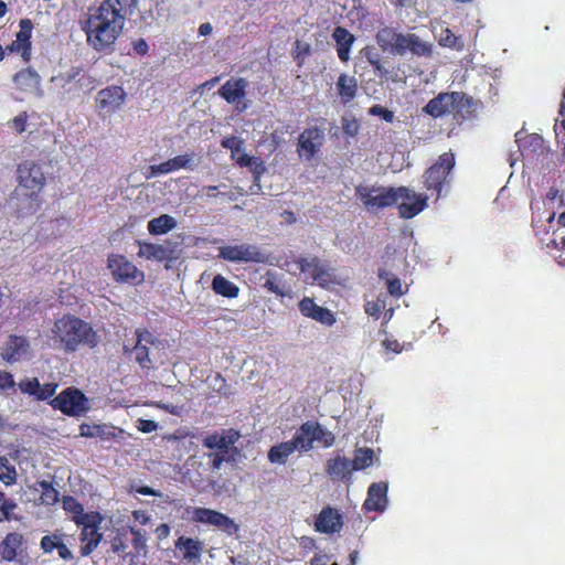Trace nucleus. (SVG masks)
<instances>
[{"label":"nucleus","mask_w":565,"mask_h":565,"mask_svg":"<svg viewBox=\"0 0 565 565\" xmlns=\"http://www.w3.org/2000/svg\"><path fill=\"white\" fill-rule=\"evenodd\" d=\"M235 160L241 167H250V168H260L264 169L263 163L254 157H249L247 153H241L239 156H234L232 158Z\"/></svg>","instance_id":"603ef678"},{"label":"nucleus","mask_w":565,"mask_h":565,"mask_svg":"<svg viewBox=\"0 0 565 565\" xmlns=\"http://www.w3.org/2000/svg\"><path fill=\"white\" fill-rule=\"evenodd\" d=\"M194 161L193 153H185L177 156L172 159L167 160L160 164H154L149 167V174L147 178H154L159 174H168L180 169H192V163Z\"/></svg>","instance_id":"4be33fe9"},{"label":"nucleus","mask_w":565,"mask_h":565,"mask_svg":"<svg viewBox=\"0 0 565 565\" xmlns=\"http://www.w3.org/2000/svg\"><path fill=\"white\" fill-rule=\"evenodd\" d=\"M243 145V140L236 137H228L222 140V147L231 151L232 158L235 156V151H238Z\"/></svg>","instance_id":"13d9d810"},{"label":"nucleus","mask_w":565,"mask_h":565,"mask_svg":"<svg viewBox=\"0 0 565 565\" xmlns=\"http://www.w3.org/2000/svg\"><path fill=\"white\" fill-rule=\"evenodd\" d=\"M137 427L141 433L148 434L154 431L158 428V424L149 419H139Z\"/></svg>","instance_id":"e2e57ef3"},{"label":"nucleus","mask_w":565,"mask_h":565,"mask_svg":"<svg viewBox=\"0 0 565 565\" xmlns=\"http://www.w3.org/2000/svg\"><path fill=\"white\" fill-rule=\"evenodd\" d=\"M121 0H103L96 7H89L79 20L86 43L96 52L113 50L122 33L126 22Z\"/></svg>","instance_id":"f257e3e1"},{"label":"nucleus","mask_w":565,"mask_h":565,"mask_svg":"<svg viewBox=\"0 0 565 565\" xmlns=\"http://www.w3.org/2000/svg\"><path fill=\"white\" fill-rule=\"evenodd\" d=\"M385 296H380L376 301H366L365 312L374 318H379L380 312L385 309Z\"/></svg>","instance_id":"de8ad7c7"},{"label":"nucleus","mask_w":565,"mask_h":565,"mask_svg":"<svg viewBox=\"0 0 565 565\" xmlns=\"http://www.w3.org/2000/svg\"><path fill=\"white\" fill-rule=\"evenodd\" d=\"M139 250L137 255L140 258H145L147 260H156V262H163L172 259V249H170L166 245L161 244H152L147 242H138Z\"/></svg>","instance_id":"cd10ccee"},{"label":"nucleus","mask_w":565,"mask_h":565,"mask_svg":"<svg viewBox=\"0 0 565 565\" xmlns=\"http://www.w3.org/2000/svg\"><path fill=\"white\" fill-rule=\"evenodd\" d=\"M324 140V131L317 127L308 128L300 134L298 139V152L306 159H311L321 148Z\"/></svg>","instance_id":"a211bd4d"},{"label":"nucleus","mask_w":565,"mask_h":565,"mask_svg":"<svg viewBox=\"0 0 565 565\" xmlns=\"http://www.w3.org/2000/svg\"><path fill=\"white\" fill-rule=\"evenodd\" d=\"M471 98L459 92L440 93L430 99L424 111L437 118L454 113H462L471 107Z\"/></svg>","instance_id":"39448f33"},{"label":"nucleus","mask_w":565,"mask_h":565,"mask_svg":"<svg viewBox=\"0 0 565 565\" xmlns=\"http://www.w3.org/2000/svg\"><path fill=\"white\" fill-rule=\"evenodd\" d=\"M126 93L120 86H108L96 96V107L98 111L106 116L111 115L124 105Z\"/></svg>","instance_id":"2eb2a0df"},{"label":"nucleus","mask_w":565,"mask_h":565,"mask_svg":"<svg viewBox=\"0 0 565 565\" xmlns=\"http://www.w3.org/2000/svg\"><path fill=\"white\" fill-rule=\"evenodd\" d=\"M57 388V384L55 383H46L44 385L39 386L35 398L39 401H51L53 399V395L55 394Z\"/></svg>","instance_id":"8fccbe9b"},{"label":"nucleus","mask_w":565,"mask_h":565,"mask_svg":"<svg viewBox=\"0 0 565 565\" xmlns=\"http://www.w3.org/2000/svg\"><path fill=\"white\" fill-rule=\"evenodd\" d=\"M40 386V382L38 379H24L19 382V388L22 393L29 394L31 396H36L38 390Z\"/></svg>","instance_id":"09e8293b"},{"label":"nucleus","mask_w":565,"mask_h":565,"mask_svg":"<svg viewBox=\"0 0 565 565\" xmlns=\"http://www.w3.org/2000/svg\"><path fill=\"white\" fill-rule=\"evenodd\" d=\"M174 546L177 551L181 552L185 563L198 564L201 562L203 543L200 540L182 535L175 541Z\"/></svg>","instance_id":"b1692460"},{"label":"nucleus","mask_w":565,"mask_h":565,"mask_svg":"<svg viewBox=\"0 0 565 565\" xmlns=\"http://www.w3.org/2000/svg\"><path fill=\"white\" fill-rule=\"evenodd\" d=\"M297 266L305 275V280L319 286H327L331 281V274L324 264L317 257L299 258Z\"/></svg>","instance_id":"4468645a"},{"label":"nucleus","mask_w":565,"mask_h":565,"mask_svg":"<svg viewBox=\"0 0 565 565\" xmlns=\"http://www.w3.org/2000/svg\"><path fill=\"white\" fill-rule=\"evenodd\" d=\"M26 120V113H21L18 116H15L12 120H10L9 124L14 131L22 134L23 131H25Z\"/></svg>","instance_id":"4d7b16f0"},{"label":"nucleus","mask_w":565,"mask_h":565,"mask_svg":"<svg viewBox=\"0 0 565 565\" xmlns=\"http://www.w3.org/2000/svg\"><path fill=\"white\" fill-rule=\"evenodd\" d=\"M204 446L210 449H216L217 452L225 454L231 446V440H227L225 435H210L204 439Z\"/></svg>","instance_id":"79ce46f5"},{"label":"nucleus","mask_w":565,"mask_h":565,"mask_svg":"<svg viewBox=\"0 0 565 565\" xmlns=\"http://www.w3.org/2000/svg\"><path fill=\"white\" fill-rule=\"evenodd\" d=\"M81 75V68L78 66H72L65 72H61L54 76L51 77V82L61 88H65L67 84L72 83L73 81H76L79 83L81 86H87L93 83L92 78L89 76Z\"/></svg>","instance_id":"c756f323"},{"label":"nucleus","mask_w":565,"mask_h":565,"mask_svg":"<svg viewBox=\"0 0 565 565\" xmlns=\"http://www.w3.org/2000/svg\"><path fill=\"white\" fill-rule=\"evenodd\" d=\"M288 132V128L282 126L277 128L271 134V140L275 145H279L284 140V135Z\"/></svg>","instance_id":"0e129e2a"},{"label":"nucleus","mask_w":565,"mask_h":565,"mask_svg":"<svg viewBox=\"0 0 565 565\" xmlns=\"http://www.w3.org/2000/svg\"><path fill=\"white\" fill-rule=\"evenodd\" d=\"M407 52L423 56L430 53V44L422 41L417 35L412 33H399L398 41L395 46L394 53L404 55Z\"/></svg>","instance_id":"412c9836"},{"label":"nucleus","mask_w":565,"mask_h":565,"mask_svg":"<svg viewBox=\"0 0 565 565\" xmlns=\"http://www.w3.org/2000/svg\"><path fill=\"white\" fill-rule=\"evenodd\" d=\"M130 533L132 534V546L134 548L140 553V552H143L146 553L147 552V535L145 532L138 530V529H135L134 526H130Z\"/></svg>","instance_id":"49530a36"},{"label":"nucleus","mask_w":565,"mask_h":565,"mask_svg":"<svg viewBox=\"0 0 565 565\" xmlns=\"http://www.w3.org/2000/svg\"><path fill=\"white\" fill-rule=\"evenodd\" d=\"M218 257L232 263H262L264 255L250 244L227 245L218 248Z\"/></svg>","instance_id":"9b49d317"},{"label":"nucleus","mask_w":565,"mask_h":565,"mask_svg":"<svg viewBox=\"0 0 565 565\" xmlns=\"http://www.w3.org/2000/svg\"><path fill=\"white\" fill-rule=\"evenodd\" d=\"M136 335L137 342L132 348L136 361L141 367L149 369L152 365V360L148 344L153 345L154 338L148 330H137Z\"/></svg>","instance_id":"5701e85b"},{"label":"nucleus","mask_w":565,"mask_h":565,"mask_svg":"<svg viewBox=\"0 0 565 565\" xmlns=\"http://www.w3.org/2000/svg\"><path fill=\"white\" fill-rule=\"evenodd\" d=\"M342 129L345 135L353 137L359 131V122L355 119L344 117L342 119Z\"/></svg>","instance_id":"bf43d9fd"},{"label":"nucleus","mask_w":565,"mask_h":565,"mask_svg":"<svg viewBox=\"0 0 565 565\" xmlns=\"http://www.w3.org/2000/svg\"><path fill=\"white\" fill-rule=\"evenodd\" d=\"M41 82L42 78L40 74L31 67L23 68L12 76V83L15 90L35 97L43 96Z\"/></svg>","instance_id":"dca6fc26"},{"label":"nucleus","mask_w":565,"mask_h":565,"mask_svg":"<svg viewBox=\"0 0 565 565\" xmlns=\"http://www.w3.org/2000/svg\"><path fill=\"white\" fill-rule=\"evenodd\" d=\"M312 319L326 326H332L335 322L333 313L329 309L322 307H319Z\"/></svg>","instance_id":"5fc2aeb1"},{"label":"nucleus","mask_w":565,"mask_h":565,"mask_svg":"<svg viewBox=\"0 0 565 565\" xmlns=\"http://www.w3.org/2000/svg\"><path fill=\"white\" fill-rule=\"evenodd\" d=\"M17 472L13 466L9 463V460L4 457H0V480L7 484H13L15 482Z\"/></svg>","instance_id":"37998d69"},{"label":"nucleus","mask_w":565,"mask_h":565,"mask_svg":"<svg viewBox=\"0 0 565 565\" xmlns=\"http://www.w3.org/2000/svg\"><path fill=\"white\" fill-rule=\"evenodd\" d=\"M374 451L371 448H359L355 451L354 459L351 460L353 470H362L373 463Z\"/></svg>","instance_id":"ea45409f"},{"label":"nucleus","mask_w":565,"mask_h":565,"mask_svg":"<svg viewBox=\"0 0 565 565\" xmlns=\"http://www.w3.org/2000/svg\"><path fill=\"white\" fill-rule=\"evenodd\" d=\"M379 277L381 279L385 280L388 294L391 296L399 297V296L403 295L402 282H401L399 278H397L396 276L387 273L384 269H381L379 271Z\"/></svg>","instance_id":"a19ab883"},{"label":"nucleus","mask_w":565,"mask_h":565,"mask_svg":"<svg viewBox=\"0 0 565 565\" xmlns=\"http://www.w3.org/2000/svg\"><path fill=\"white\" fill-rule=\"evenodd\" d=\"M337 89L341 100L347 104L355 97L358 90L356 79L347 74H341L337 82Z\"/></svg>","instance_id":"72a5a7b5"},{"label":"nucleus","mask_w":565,"mask_h":565,"mask_svg":"<svg viewBox=\"0 0 565 565\" xmlns=\"http://www.w3.org/2000/svg\"><path fill=\"white\" fill-rule=\"evenodd\" d=\"M51 339L57 348L75 351L79 344L95 345L96 337L92 328L73 316H63L51 328Z\"/></svg>","instance_id":"f03ea898"},{"label":"nucleus","mask_w":565,"mask_h":565,"mask_svg":"<svg viewBox=\"0 0 565 565\" xmlns=\"http://www.w3.org/2000/svg\"><path fill=\"white\" fill-rule=\"evenodd\" d=\"M39 488L41 489L40 500L42 504L52 505L58 501V491L50 482L39 481L34 489L38 491Z\"/></svg>","instance_id":"58836bf2"},{"label":"nucleus","mask_w":565,"mask_h":565,"mask_svg":"<svg viewBox=\"0 0 565 565\" xmlns=\"http://www.w3.org/2000/svg\"><path fill=\"white\" fill-rule=\"evenodd\" d=\"M17 507L18 504L14 500L8 499L6 494L0 491V522L11 520L12 512Z\"/></svg>","instance_id":"c03bdc74"},{"label":"nucleus","mask_w":565,"mask_h":565,"mask_svg":"<svg viewBox=\"0 0 565 565\" xmlns=\"http://www.w3.org/2000/svg\"><path fill=\"white\" fill-rule=\"evenodd\" d=\"M212 289L215 294L227 298H236L239 291L234 282L220 274L213 278Z\"/></svg>","instance_id":"c9c22d12"},{"label":"nucleus","mask_w":565,"mask_h":565,"mask_svg":"<svg viewBox=\"0 0 565 565\" xmlns=\"http://www.w3.org/2000/svg\"><path fill=\"white\" fill-rule=\"evenodd\" d=\"M51 406L60 409L68 416H81L89 408L88 399L85 395L73 387L64 390L60 395L51 399Z\"/></svg>","instance_id":"6e6552de"},{"label":"nucleus","mask_w":565,"mask_h":565,"mask_svg":"<svg viewBox=\"0 0 565 565\" xmlns=\"http://www.w3.org/2000/svg\"><path fill=\"white\" fill-rule=\"evenodd\" d=\"M17 195H24L30 199V209L38 201V195L45 184L44 173L39 164L33 161H24L18 167Z\"/></svg>","instance_id":"7ed1b4c3"},{"label":"nucleus","mask_w":565,"mask_h":565,"mask_svg":"<svg viewBox=\"0 0 565 565\" xmlns=\"http://www.w3.org/2000/svg\"><path fill=\"white\" fill-rule=\"evenodd\" d=\"M388 486L386 482H374L369 487L367 498L364 501V508L367 511L383 512L388 503Z\"/></svg>","instance_id":"393cba45"},{"label":"nucleus","mask_w":565,"mask_h":565,"mask_svg":"<svg viewBox=\"0 0 565 565\" xmlns=\"http://www.w3.org/2000/svg\"><path fill=\"white\" fill-rule=\"evenodd\" d=\"M361 55L371 64H377V60L380 58L374 47L366 46L361 50Z\"/></svg>","instance_id":"680f3d73"},{"label":"nucleus","mask_w":565,"mask_h":565,"mask_svg":"<svg viewBox=\"0 0 565 565\" xmlns=\"http://www.w3.org/2000/svg\"><path fill=\"white\" fill-rule=\"evenodd\" d=\"M63 509L71 514V520L75 524L83 523L89 514V512H85L83 505L72 497H65L63 499Z\"/></svg>","instance_id":"e433bc0d"},{"label":"nucleus","mask_w":565,"mask_h":565,"mask_svg":"<svg viewBox=\"0 0 565 565\" xmlns=\"http://www.w3.org/2000/svg\"><path fill=\"white\" fill-rule=\"evenodd\" d=\"M132 518L136 522H138L142 525L147 524L150 520L149 515L145 511H141V510L134 511Z\"/></svg>","instance_id":"338daca9"},{"label":"nucleus","mask_w":565,"mask_h":565,"mask_svg":"<svg viewBox=\"0 0 565 565\" xmlns=\"http://www.w3.org/2000/svg\"><path fill=\"white\" fill-rule=\"evenodd\" d=\"M210 457L212 459V468L215 470H218L225 461V457L222 452L211 454Z\"/></svg>","instance_id":"69168bd1"},{"label":"nucleus","mask_w":565,"mask_h":565,"mask_svg":"<svg viewBox=\"0 0 565 565\" xmlns=\"http://www.w3.org/2000/svg\"><path fill=\"white\" fill-rule=\"evenodd\" d=\"M64 534L58 532L52 533L50 535H45L41 539V548L44 553L50 554L54 551L57 552L58 556L62 559H71L73 558V554L68 548L67 544L64 542Z\"/></svg>","instance_id":"bb28decb"},{"label":"nucleus","mask_w":565,"mask_h":565,"mask_svg":"<svg viewBox=\"0 0 565 565\" xmlns=\"http://www.w3.org/2000/svg\"><path fill=\"white\" fill-rule=\"evenodd\" d=\"M248 83L244 78L228 79L220 89V95L228 103L235 106L238 111L248 108L246 99V88Z\"/></svg>","instance_id":"f3484780"},{"label":"nucleus","mask_w":565,"mask_h":565,"mask_svg":"<svg viewBox=\"0 0 565 565\" xmlns=\"http://www.w3.org/2000/svg\"><path fill=\"white\" fill-rule=\"evenodd\" d=\"M395 190L393 186L359 185L355 195L370 212H376L395 204Z\"/></svg>","instance_id":"423d86ee"},{"label":"nucleus","mask_w":565,"mask_h":565,"mask_svg":"<svg viewBox=\"0 0 565 565\" xmlns=\"http://www.w3.org/2000/svg\"><path fill=\"white\" fill-rule=\"evenodd\" d=\"M545 247L550 249L553 247L554 249L558 252H564L565 254V236L562 237L561 242H556L555 239H551L548 243H546Z\"/></svg>","instance_id":"774afa93"},{"label":"nucleus","mask_w":565,"mask_h":565,"mask_svg":"<svg viewBox=\"0 0 565 565\" xmlns=\"http://www.w3.org/2000/svg\"><path fill=\"white\" fill-rule=\"evenodd\" d=\"M353 470L351 459L344 456H335L327 461V472L333 480L349 479Z\"/></svg>","instance_id":"c85d7f7f"},{"label":"nucleus","mask_w":565,"mask_h":565,"mask_svg":"<svg viewBox=\"0 0 565 565\" xmlns=\"http://www.w3.org/2000/svg\"><path fill=\"white\" fill-rule=\"evenodd\" d=\"M32 22L29 19L21 20L17 39L10 46V50L19 52L24 61H29L31 55L30 38L32 34Z\"/></svg>","instance_id":"a878e982"},{"label":"nucleus","mask_w":565,"mask_h":565,"mask_svg":"<svg viewBox=\"0 0 565 565\" xmlns=\"http://www.w3.org/2000/svg\"><path fill=\"white\" fill-rule=\"evenodd\" d=\"M343 526L342 515L338 510L326 507L318 514L315 523L316 531L324 534H334Z\"/></svg>","instance_id":"aec40b11"},{"label":"nucleus","mask_w":565,"mask_h":565,"mask_svg":"<svg viewBox=\"0 0 565 565\" xmlns=\"http://www.w3.org/2000/svg\"><path fill=\"white\" fill-rule=\"evenodd\" d=\"M369 114L372 116H379L387 122H392L394 120V113L392 110H388L387 108H384L381 105L372 106L369 109Z\"/></svg>","instance_id":"6e6d98bb"},{"label":"nucleus","mask_w":565,"mask_h":565,"mask_svg":"<svg viewBox=\"0 0 565 565\" xmlns=\"http://www.w3.org/2000/svg\"><path fill=\"white\" fill-rule=\"evenodd\" d=\"M105 426L100 425H89V424H82L79 426V434L83 437H98L104 434Z\"/></svg>","instance_id":"3c124183"},{"label":"nucleus","mask_w":565,"mask_h":565,"mask_svg":"<svg viewBox=\"0 0 565 565\" xmlns=\"http://www.w3.org/2000/svg\"><path fill=\"white\" fill-rule=\"evenodd\" d=\"M177 226V220L168 214L152 218L148 223V231L152 235H161L170 232Z\"/></svg>","instance_id":"f704fd0d"},{"label":"nucleus","mask_w":565,"mask_h":565,"mask_svg":"<svg viewBox=\"0 0 565 565\" xmlns=\"http://www.w3.org/2000/svg\"><path fill=\"white\" fill-rule=\"evenodd\" d=\"M295 451H297L296 446L292 440L279 443L274 445L268 451V460L271 463L285 465Z\"/></svg>","instance_id":"473e14b6"},{"label":"nucleus","mask_w":565,"mask_h":565,"mask_svg":"<svg viewBox=\"0 0 565 565\" xmlns=\"http://www.w3.org/2000/svg\"><path fill=\"white\" fill-rule=\"evenodd\" d=\"M402 218H412L427 206V196L418 194L406 186L395 190V204Z\"/></svg>","instance_id":"1a4fd4ad"},{"label":"nucleus","mask_w":565,"mask_h":565,"mask_svg":"<svg viewBox=\"0 0 565 565\" xmlns=\"http://www.w3.org/2000/svg\"><path fill=\"white\" fill-rule=\"evenodd\" d=\"M191 519L199 523L210 524L227 534L237 532V524L227 515L206 508H193Z\"/></svg>","instance_id":"f8f14e48"},{"label":"nucleus","mask_w":565,"mask_h":565,"mask_svg":"<svg viewBox=\"0 0 565 565\" xmlns=\"http://www.w3.org/2000/svg\"><path fill=\"white\" fill-rule=\"evenodd\" d=\"M292 443L299 452H307L313 448V444L328 448L334 444V435L323 428L319 423H303L295 433Z\"/></svg>","instance_id":"20e7f679"},{"label":"nucleus","mask_w":565,"mask_h":565,"mask_svg":"<svg viewBox=\"0 0 565 565\" xmlns=\"http://www.w3.org/2000/svg\"><path fill=\"white\" fill-rule=\"evenodd\" d=\"M439 43L443 46L461 50L463 46L460 38H457L450 30L446 29L441 32Z\"/></svg>","instance_id":"a18cd8bd"},{"label":"nucleus","mask_w":565,"mask_h":565,"mask_svg":"<svg viewBox=\"0 0 565 565\" xmlns=\"http://www.w3.org/2000/svg\"><path fill=\"white\" fill-rule=\"evenodd\" d=\"M15 385L13 376L6 371H0V390L13 388Z\"/></svg>","instance_id":"052dcab7"},{"label":"nucleus","mask_w":565,"mask_h":565,"mask_svg":"<svg viewBox=\"0 0 565 565\" xmlns=\"http://www.w3.org/2000/svg\"><path fill=\"white\" fill-rule=\"evenodd\" d=\"M337 43V53L342 62H348L350 58V50L354 42V36L347 29L337 26L332 34Z\"/></svg>","instance_id":"7c9ffc66"},{"label":"nucleus","mask_w":565,"mask_h":565,"mask_svg":"<svg viewBox=\"0 0 565 565\" xmlns=\"http://www.w3.org/2000/svg\"><path fill=\"white\" fill-rule=\"evenodd\" d=\"M1 356L10 363L29 359L31 356L29 341L24 337H9L3 344Z\"/></svg>","instance_id":"6ab92c4d"},{"label":"nucleus","mask_w":565,"mask_h":565,"mask_svg":"<svg viewBox=\"0 0 565 565\" xmlns=\"http://www.w3.org/2000/svg\"><path fill=\"white\" fill-rule=\"evenodd\" d=\"M23 536L20 533H9L0 544V554L4 561L11 562L17 558L22 550Z\"/></svg>","instance_id":"2f4dec72"},{"label":"nucleus","mask_w":565,"mask_h":565,"mask_svg":"<svg viewBox=\"0 0 565 565\" xmlns=\"http://www.w3.org/2000/svg\"><path fill=\"white\" fill-rule=\"evenodd\" d=\"M108 268L117 281L142 282L145 279V274L121 255L109 256Z\"/></svg>","instance_id":"ddd939ff"},{"label":"nucleus","mask_w":565,"mask_h":565,"mask_svg":"<svg viewBox=\"0 0 565 565\" xmlns=\"http://www.w3.org/2000/svg\"><path fill=\"white\" fill-rule=\"evenodd\" d=\"M320 306H318L312 299L310 298H305L302 299L300 302H299V310L300 312L306 316V317H309V318H313V316L316 315L317 310L319 309Z\"/></svg>","instance_id":"864d4df0"},{"label":"nucleus","mask_w":565,"mask_h":565,"mask_svg":"<svg viewBox=\"0 0 565 565\" xmlns=\"http://www.w3.org/2000/svg\"><path fill=\"white\" fill-rule=\"evenodd\" d=\"M103 516L99 512L89 511L88 516L83 523L76 525L82 529L79 534L81 554L83 556L89 555L100 543L103 534L99 532Z\"/></svg>","instance_id":"0eeeda50"},{"label":"nucleus","mask_w":565,"mask_h":565,"mask_svg":"<svg viewBox=\"0 0 565 565\" xmlns=\"http://www.w3.org/2000/svg\"><path fill=\"white\" fill-rule=\"evenodd\" d=\"M455 166V154L451 152L443 153L438 161L431 166L425 173V185L428 190L435 189L440 194L441 185Z\"/></svg>","instance_id":"9d476101"},{"label":"nucleus","mask_w":565,"mask_h":565,"mask_svg":"<svg viewBox=\"0 0 565 565\" xmlns=\"http://www.w3.org/2000/svg\"><path fill=\"white\" fill-rule=\"evenodd\" d=\"M399 33L392 28H382L376 34V42L384 51L394 53Z\"/></svg>","instance_id":"4c0bfd02"}]
</instances>
